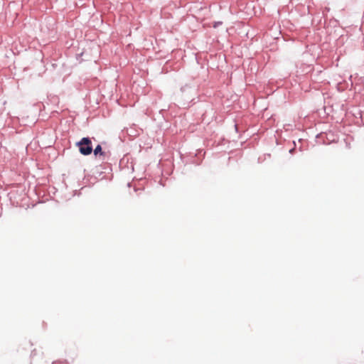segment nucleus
I'll return each mask as SVG.
<instances>
[{
	"label": "nucleus",
	"mask_w": 364,
	"mask_h": 364,
	"mask_svg": "<svg viewBox=\"0 0 364 364\" xmlns=\"http://www.w3.org/2000/svg\"><path fill=\"white\" fill-rule=\"evenodd\" d=\"M79 147L81 154L87 156L92 152V141L88 137H83L80 141L76 143Z\"/></svg>",
	"instance_id": "f257e3e1"
},
{
	"label": "nucleus",
	"mask_w": 364,
	"mask_h": 364,
	"mask_svg": "<svg viewBox=\"0 0 364 364\" xmlns=\"http://www.w3.org/2000/svg\"><path fill=\"white\" fill-rule=\"evenodd\" d=\"M94 154L95 156L100 154V156H104L105 155V152L102 151V146L99 144L97 145L95 149H94Z\"/></svg>",
	"instance_id": "f03ea898"
}]
</instances>
